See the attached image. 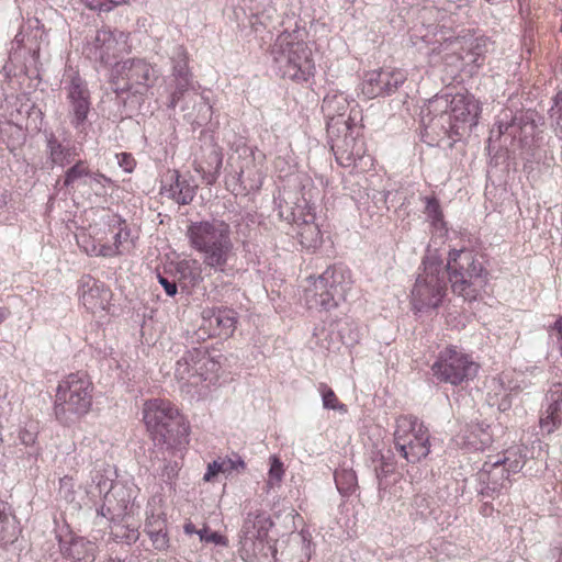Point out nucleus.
I'll return each mask as SVG.
<instances>
[{
  "label": "nucleus",
  "mask_w": 562,
  "mask_h": 562,
  "mask_svg": "<svg viewBox=\"0 0 562 562\" xmlns=\"http://www.w3.org/2000/svg\"><path fill=\"white\" fill-rule=\"evenodd\" d=\"M195 352V348L188 350L176 363L175 375L180 381H186L191 385H195V370L193 369V361L190 360L191 356Z\"/></svg>",
  "instance_id": "72a5a7b5"
},
{
  "label": "nucleus",
  "mask_w": 562,
  "mask_h": 562,
  "mask_svg": "<svg viewBox=\"0 0 562 562\" xmlns=\"http://www.w3.org/2000/svg\"><path fill=\"white\" fill-rule=\"evenodd\" d=\"M90 172L91 170L85 160H75V164L65 172L64 186L67 188L72 187L79 180H82V183H85Z\"/></svg>",
  "instance_id": "f704fd0d"
},
{
  "label": "nucleus",
  "mask_w": 562,
  "mask_h": 562,
  "mask_svg": "<svg viewBox=\"0 0 562 562\" xmlns=\"http://www.w3.org/2000/svg\"><path fill=\"white\" fill-rule=\"evenodd\" d=\"M93 385L86 372H75L58 384L54 413L58 422L69 425L89 413L92 406Z\"/></svg>",
  "instance_id": "20e7f679"
},
{
  "label": "nucleus",
  "mask_w": 562,
  "mask_h": 562,
  "mask_svg": "<svg viewBox=\"0 0 562 562\" xmlns=\"http://www.w3.org/2000/svg\"><path fill=\"white\" fill-rule=\"evenodd\" d=\"M190 360L193 361V369L195 370V381H192L195 385L202 381L212 382L217 379L221 363L206 350L195 348V352H193Z\"/></svg>",
  "instance_id": "393cba45"
},
{
  "label": "nucleus",
  "mask_w": 562,
  "mask_h": 562,
  "mask_svg": "<svg viewBox=\"0 0 562 562\" xmlns=\"http://www.w3.org/2000/svg\"><path fill=\"white\" fill-rule=\"evenodd\" d=\"M300 244L307 249L316 248L322 240L321 229L314 222V215L307 214L302 223H297Z\"/></svg>",
  "instance_id": "c85d7f7f"
},
{
  "label": "nucleus",
  "mask_w": 562,
  "mask_h": 562,
  "mask_svg": "<svg viewBox=\"0 0 562 562\" xmlns=\"http://www.w3.org/2000/svg\"><path fill=\"white\" fill-rule=\"evenodd\" d=\"M515 389H520V386H518V385H514V386L512 387V390H515Z\"/></svg>",
  "instance_id": "69168bd1"
},
{
  "label": "nucleus",
  "mask_w": 562,
  "mask_h": 562,
  "mask_svg": "<svg viewBox=\"0 0 562 562\" xmlns=\"http://www.w3.org/2000/svg\"><path fill=\"white\" fill-rule=\"evenodd\" d=\"M307 281L308 285L304 291L307 306L329 311L346 299V293L351 284V276L344 266L334 265L317 278H308Z\"/></svg>",
  "instance_id": "39448f33"
},
{
  "label": "nucleus",
  "mask_w": 562,
  "mask_h": 562,
  "mask_svg": "<svg viewBox=\"0 0 562 562\" xmlns=\"http://www.w3.org/2000/svg\"><path fill=\"white\" fill-rule=\"evenodd\" d=\"M447 280L443 261L436 255L426 256L412 290L414 308L419 312L437 308L446 295Z\"/></svg>",
  "instance_id": "0eeeda50"
},
{
  "label": "nucleus",
  "mask_w": 562,
  "mask_h": 562,
  "mask_svg": "<svg viewBox=\"0 0 562 562\" xmlns=\"http://www.w3.org/2000/svg\"><path fill=\"white\" fill-rule=\"evenodd\" d=\"M79 282V293L83 306L92 313L104 311L111 299V291L91 276H83Z\"/></svg>",
  "instance_id": "a211bd4d"
},
{
  "label": "nucleus",
  "mask_w": 562,
  "mask_h": 562,
  "mask_svg": "<svg viewBox=\"0 0 562 562\" xmlns=\"http://www.w3.org/2000/svg\"><path fill=\"white\" fill-rule=\"evenodd\" d=\"M358 111L355 108L350 109L349 115L346 121H342L340 133L335 132L334 135H328L331 142V150L334 151L337 162L342 167H350L361 159L366 153L364 142L357 138L350 132L351 122L357 119Z\"/></svg>",
  "instance_id": "4468645a"
},
{
  "label": "nucleus",
  "mask_w": 562,
  "mask_h": 562,
  "mask_svg": "<svg viewBox=\"0 0 562 562\" xmlns=\"http://www.w3.org/2000/svg\"><path fill=\"white\" fill-rule=\"evenodd\" d=\"M334 477L337 490L344 496L352 494L358 486L357 475L351 469H337Z\"/></svg>",
  "instance_id": "2f4dec72"
},
{
  "label": "nucleus",
  "mask_w": 562,
  "mask_h": 562,
  "mask_svg": "<svg viewBox=\"0 0 562 562\" xmlns=\"http://www.w3.org/2000/svg\"><path fill=\"white\" fill-rule=\"evenodd\" d=\"M218 473H223V465L221 464L220 458L209 463L207 471L205 472L203 480L210 482Z\"/></svg>",
  "instance_id": "864d4df0"
},
{
  "label": "nucleus",
  "mask_w": 562,
  "mask_h": 562,
  "mask_svg": "<svg viewBox=\"0 0 562 562\" xmlns=\"http://www.w3.org/2000/svg\"><path fill=\"white\" fill-rule=\"evenodd\" d=\"M22 41H23V40L20 37V35H16V36H15V42H16V43H21Z\"/></svg>",
  "instance_id": "e2e57ef3"
},
{
  "label": "nucleus",
  "mask_w": 562,
  "mask_h": 562,
  "mask_svg": "<svg viewBox=\"0 0 562 562\" xmlns=\"http://www.w3.org/2000/svg\"><path fill=\"white\" fill-rule=\"evenodd\" d=\"M37 437V425L30 423L19 434L21 443L25 446H32L35 443Z\"/></svg>",
  "instance_id": "49530a36"
},
{
  "label": "nucleus",
  "mask_w": 562,
  "mask_h": 562,
  "mask_svg": "<svg viewBox=\"0 0 562 562\" xmlns=\"http://www.w3.org/2000/svg\"><path fill=\"white\" fill-rule=\"evenodd\" d=\"M47 160L52 166L64 168L70 165L79 156L78 149L75 145L63 144L53 134L49 135L46 143Z\"/></svg>",
  "instance_id": "a878e982"
},
{
  "label": "nucleus",
  "mask_w": 562,
  "mask_h": 562,
  "mask_svg": "<svg viewBox=\"0 0 562 562\" xmlns=\"http://www.w3.org/2000/svg\"><path fill=\"white\" fill-rule=\"evenodd\" d=\"M161 459L158 456H156L158 461L156 462L153 460L151 467L155 471H160V475L164 479H166V481L172 480L178 474L180 464L178 463V461H167V456L165 451H161Z\"/></svg>",
  "instance_id": "4c0bfd02"
},
{
  "label": "nucleus",
  "mask_w": 562,
  "mask_h": 562,
  "mask_svg": "<svg viewBox=\"0 0 562 562\" xmlns=\"http://www.w3.org/2000/svg\"><path fill=\"white\" fill-rule=\"evenodd\" d=\"M162 529H166V520L161 518L160 515L151 513L147 516L144 529L146 535L150 533V531H158Z\"/></svg>",
  "instance_id": "09e8293b"
},
{
  "label": "nucleus",
  "mask_w": 562,
  "mask_h": 562,
  "mask_svg": "<svg viewBox=\"0 0 562 562\" xmlns=\"http://www.w3.org/2000/svg\"><path fill=\"white\" fill-rule=\"evenodd\" d=\"M104 498H105L104 504L100 507V509H98L99 515H101L102 517H105V518L113 519L114 516H120L121 514L125 513L127 505H124L119 513H114V510H112V508L108 505L109 503H111V499H110V496L108 493Z\"/></svg>",
  "instance_id": "603ef678"
},
{
  "label": "nucleus",
  "mask_w": 562,
  "mask_h": 562,
  "mask_svg": "<svg viewBox=\"0 0 562 562\" xmlns=\"http://www.w3.org/2000/svg\"><path fill=\"white\" fill-rule=\"evenodd\" d=\"M240 9L254 32H271L280 24V15L273 0H240Z\"/></svg>",
  "instance_id": "dca6fc26"
},
{
  "label": "nucleus",
  "mask_w": 562,
  "mask_h": 562,
  "mask_svg": "<svg viewBox=\"0 0 562 562\" xmlns=\"http://www.w3.org/2000/svg\"><path fill=\"white\" fill-rule=\"evenodd\" d=\"M394 445L408 462H418L430 451L428 429L414 416H400L396 419Z\"/></svg>",
  "instance_id": "9b49d317"
},
{
  "label": "nucleus",
  "mask_w": 562,
  "mask_h": 562,
  "mask_svg": "<svg viewBox=\"0 0 562 562\" xmlns=\"http://www.w3.org/2000/svg\"><path fill=\"white\" fill-rule=\"evenodd\" d=\"M271 56L282 77L307 81L314 74L312 50L303 41H294L292 34L281 33L271 49Z\"/></svg>",
  "instance_id": "423d86ee"
},
{
  "label": "nucleus",
  "mask_w": 562,
  "mask_h": 562,
  "mask_svg": "<svg viewBox=\"0 0 562 562\" xmlns=\"http://www.w3.org/2000/svg\"><path fill=\"white\" fill-rule=\"evenodd\" d=\"M273 558H274V561L276 562H279L278 558H277V550H273Z\"/></svg>",
  "instance_id": "0e129e2a"
},
{
  "label": "nucleus",
  "mask_w": 562,
  "mask_h": 562,
  "mask_svg": "<svg viewBox=\"0 0 562 562\" xmlns=\"http://www.w3.org/2000/svg\"><path fill=\"white\" fill-rule=\"evenodd\" d=\"M480 114L477 101L472 95L456 94L450 102V121L452 127L459 124L476 125Z\"/></svg>",
  "instance_id": "4be33fe9"
},
{
  "label": "nucleus",
  "mask_w": 562,
  "mask_h": 562,
  "mask_svg": "<svg viewBox=\"0 0 562 562\" xmlns=\"http://www.w3.org/2000/svg\"><path fill=\"white\" fill-rule=\"evenodd\" d=\"M301 544L303 543L306 548V550L308 551V547L307 544L305 543V540L304 539H301L300 541H291L288 546V549L286 551L284 552H281V557H285L286 560H289V562H297L299 558H300V552H291L290 551V547L292 544Z\"/></svg>",
  "instance_id": "6e6d98bb"
},
{
  "label": "nucleus",
  "mask_w": 562,
  "mask_h": 562,
  "mask_svg": "<svg viewBox=\"0 0 562 562\" xmlns=\"http://www.w3.org/2000/svg\"><path fill=\"white\" fill-rule=\"evenodd\" d=\"M550 115L554 120V130L558 136H562V90L553 98Z\"/></svg>",
  "instance_id": "a19ab883"
},
{
  "label": "nucleus",
  "mask_w": 562,
  "mask_h": 562,
  "mask_svg": "<svg viewBox=\"0 0 562 562\" xmlns=\"http://www.w3.org/2000/svg\"><path fill=\"white\" fill-rule=\"evenodd\" d=\"M498 135H509L513 138L527 136L535 128L532 120L524 113L513 114L512 111H504L497 121Z\"/></svg>",
  "instance_id": "b1692460"
},
{
  "label": "nucleus",
  "mask_w": 562,
  "mask_h": 562,
  "mask_svg": "<svg viewBox=\"0 0 562 562\" xmlns=\"http://www.w3.org/2000/svg\"><path fill=\"white\" fill-rule=\"evenodd\" d=\"M158 281L169 296H175L177 294L178 288L175 280H169L168 278L158 274Z\"/></svg>",
  "instance_id": "5fc2aeb1"
},
{
  "label": "nucleus",
  "mask_w": 562,
  "mask_h": 562,
  "mask_svg": "<svg viewBox=\"0 0 562 562\" xmlns=\"http://www.w3.org/2000/svg\"><path fill=\"white\" fill-rule=\"evenodd\" d=\"M349 108L350 102L344 92H331L324 98L322 111L327 119L328 135L340 133L341 123L347 120L345 115Z\"/></svg>",
  "instance_id": "412c9836"
},
{
  "label": "nucleus",
  "mask_w": 562,
  "mask_h": 562,
  "mask_svg": "<svg viewBox=\"0 0 562 562\" xmlns=\"http://www.w3.org/2000/svg\"><path fill=\"white\" fill-rule=\"evenodd\" d=\"M157 78L158 72L150 63L143 58H128L115 64L112 86L116 94H145Z\"/></svg>",
  "instance_id": "6e6552de"
},
{
  "label": "nucleus",
  "mask_w": 562,
  "mask_h": 562,
  "mask_svg": "<svg viewBox=\"0 0 562 562\" xmlns=\"http://www.w3.org/2000/svg\"><path fill=\"white\" fill-rule=\"evenodd\" d=\"M443 267L452 292L465 301L476 300L487 284L483 257L472 250H450Z\"/></svg>",
  "instance_id": "7ed1b4c3"
},
{
  "label": "nucleus",
  "mask_w": 562,
  "mask_h": 562,
  "mask_svg": "<svg viewBox=\"0 0 562 562\" xmlns=\"http://www.w3.org/2000/svg\"><path fill=\"white\" fill-rule=\"evenodd\" d=\"M284 474L283 463L276 456L270 458V470L268 484L273 486L282 481Z\"/></svg>",
  "instance_id": "37998d69"
},
{
  "label": "nucleus",
  "mask_w": 562,
  "mask_h": 562,
  "mask_svg": "<svg viewBox=\"0 0 562 562\" xmlns=\"http://www.w3.org/2000/svg\"><path fill=\"white\" fill-rule=\"evenodd\" d=\"M119 164L124 171L132 172L135 166V160L130 154H122Z\"/></svg>",
  "instance_id": "4d7b16f0"
},
{
  "label": "nucleus",
  "mask_w": 562,
  "mask_h": 562,
  "mask_svg": "<svg viewBox=\"0 0 562 562\" xmlns=\"http://www.w3.org/2000/svg\"><path fill=\"white\" fill-rule=\"evenodd\" d=\"M526 457L519 447H510L503 456L488 457L483 463L479 479L486 491L499 492L510 486L509 475L518 473L525 465Z\"/></svg>",
  "instance_id": "9d476101"
},
{
  "label": "nucleus",
  "mask_w": 562,
  "mask_h": 562,
  "mask_svg": "<svg viewBox=\"0 0 562 562\" xmlns=\"http://www.w3.org/2000/svg\"><path fill=\"white\" fill-rule=\"evenodd\" d=\"M160 193L179 205H187L193 201L196 186L182 177L178 170H169L165 176Z\"/></svg>",
  "instance_id": "6ab92c4d"
},
{
  "label": "nucleus",
  "mask_w": 562,
  "mask_h": 562,
  "mask_svg": "<svg viewBox=\"0 0 562 562\" xmlns=\"http://www.w3.org/2000/svg\"><path fill=\"white\" fill-rule=\"evenodd\" d=\"M15 518L10 506L0 502V543L11 542L15 538Z\"/></svg>",
  "instance_id": "c756f323"
},
{
  "label": "nucleus",
  "mask_w": 562,
  "mask_h": 562,
  "mask_svg": "<svg viewBox=\"0 0 562 562\" xmlns=\"http://www.w3.org/2000/svg\"><path fill=\"white\" fill-rule=\"evenodd\" d=\"M147 536L150 538L156 550L162 551L169 547V538L166 529L150 531Z\"/></svg>",
  "instance_id": "de8ad7c7"
},
{
  "label": "nucleus",
  "mask_w": 562,
  "mask_h": 562,
  "mask_svg": "<svg viewBox=\"0 0 562 562\" xmlns=\"http://www.w3.org/2000/svg\"><path fill=\"white\" fill-rule=\"evenodd\" d=\"M172 91L169 99V108L175 109L183 99L186 93L193 89V75L172 77L171 78Z\"/></svg>",
  "instance_id": "7c9ffc66"
},
{
  "label": "nucleus",
  "mask_w": 562,
  "mask_h": 562,
  "mask_svg": "<svg viewBox=\"0 0 562 562\" xmlns=\"http://www.w3.org/2000/svg\"><path fill=\"white\" fill-rule=\"evenodd\" d=\"M425 213L437 229L445 228L443 215L436 198H426Z\"/></svg>",
  "instance_id": "58836bf2"
},
{
  "label": "nucleus",
  "mask_w": 562,
  "mask_h": 562,
  "mask_svg": "<svg viewBox=\"0 0 562 562\" xmlns=\"http://www.w3.org/2000/svg\"><path fill=\"white\" fill-rule=\"evenodd\" d=\"M272 522L269 516L260 510L256 509L249 512L244 520L243 531L249 538H261L267 535Z\"/></svg>",
  "instance_id": "cd10ccee"
},
{
  "label": "nucleus",
  "mask_w": 562,
  "mask_h": 562,
  "mask_svg": "<svg viewBox=\"0 0 562 562\" xmlns=\"http://www.w3.org/2000/svg\"><path fill=\"white\" fill-rule=\"evenodd\" d=\"M378 462L379 463L374 465V472L379 485H381L382 479L386 477L393 471V464L386 461L383 456H380Z\"/></svg>",
  "instance_id": "3c124183"
},
{
  "label": "nucleus",
  "mask_w": 562,
  "mask_h": 562,
  "mask_svg": "<svg viewBox=\"0 0 562 562\" xmlns=\"http://www.w3.org/2000/svg\"><path fill=\"white\" fill-rule=\"evenodd\" d=\"M128 236H130L128 232H124L123 229H120L117 233H115L114 244H115L116 249L123 243V240H127Z\"/></svg>",
  "instance_id": "13d9d810"
},
{
  "label": "nucleus",
  "mask_w": 562,
  "mask_h": 562,
  "mask_svg": "<svg viewBox=\"0 0 562 562\" xmlns=\"http://www.w3.org/2000/svg\"><path fill=\"white\" fill-rule=\"evenodd\" d=\"M562 422V381L553 382L544 398V413L541 427L551 432Z\"/></svg>",
  "instance_id": "5701e85b"
},
{
  "label": "nucleus",
  "mask_w": 562,
  "mask_h": 562,
  "mask_svg": "<svg viewBox=\"0 0 562 562\" xmlns=\"http://www.w3.org/2000/svg\"><path fill=\"white\" fill-rule=\"evenodd\" d=\"M64 91L66 93L68 117L78 133H86L87 120L91 110V95L88 85L77 72L65 75Z\"/></svg>",
  "instance_id": "f8f14e48"
},
{
  "label": "nucleus",
  "mask_w": 562,
  "mask_h": 562,
  "mask_svg": "<svg viewBox=\"0 0 562 562\" xmlns=\"http://www.w3.org/2000/svg\"><path fill=\"white\" fill-rule=\"evenodd\" d=\"M183 528L187 535H193L196 533V531H199L198 529H195V526L192 522L186 524Z\"/></svg>",
  "instance_id": "bf43d9fd"
},
{
  "label": "nucleus",
  "mask_w": 562,
  "mask_h": 562,
  "mask_svg": "<svg viewBox=\"0 0 562 562\" xmlns=\"http://www.w3.org/2000/svg\"><path fill=\"white\" fill-rule=\"evenodd\" d=\"M127 35L109 27L98 30L94 36L87 41L83 54L93 63L110 65L120 54L125 52Z\"/></svg>",
  "instance_id": "ddd939ff"
},
{
  "label": "nucleus",
  "mask_w": 562,
  "mask_h": 562,
  "mask_svg": "<svg viewBox=\"0 0 562 562\" xmlns=\"http://www.w3.org/2000/svg\"><path fill=\"white\" fill-rule=\"evenodd\" d=\"M178 272L180 274L179 281L182 286H194L201 281L200 272L188 262L179 263Z\"/></svg>",
  "instance_id": "ea45409f"
},
{
  "label": "nucleus",
  "mask_w": 562,
  "mask_h": 562,
  "mask_svg": "<svg viewBox=\"0 0 562 562\" xmlns=\"http://www.w3.org/2000/svg\"><path fill=\"white\" fill-rule=\"evenodd\" d=\"M406 74L402 69H379L366 74L361 92L368 99L394 93L405 81Z\"/></svg>",
  "instance_id": "2eb2a0df"
},
{
  "label": "nucleus",
  "mask_w": 562,
  "mask_h": 562,
  "mask_svg": "<svg viewBox=\"0 0 562 562\" xmlns=\"http://www.w3.org/2000/svg\"><path fill=\"white\" fill-rule=\"evenodd\" d=\"M170 60L172 65L171 78L192 75L189 68V54L182 45H177L173 48Z\"/></svg>",
  "instance_id": "473e14b6"
},
{
  "label": "nucleus",
  "mask_w": 562,
  "mask_h": 562,
  "mask_svg": "<svg viewBox=\"0 0 562 562\" xmlns=\"http://www.w3.org/2000/svg\"><path fill=\"white\" fill-rule=\"evenodd\" d=\"M223 164V154L217 146H212L203 162H200L195 170L202 173L206 184L212 186L216 182Z\"/></svg>",
  "instance_id": "bb28decb"
},
{
  "label": "nucleus",
  "mask_w": 562,
  "mask_h": 562,
  "mask_svg": "<svg viewBox=\"0 0 562 562\" xmlns=\"http://www.w3.org/2000/svg\"><path fill=\"white\" fill-rule=\"evenodd\" d=\"M82 2L91 10L108 12L116 5L127 3L128 0H82Z\"/></svg>",
  "instance_id": "c03bdc74"
},
{
  "label": "nucleus",
  "mask_w": 562,
  "mask_h": 562,
  "mask_svg": "<svg viewBox=\"0 0 562 562\" xmlns=\"http://www.w3.org/2000/svg\"><path fill=\"white\" fill-rule=\"evenodd\" d=\"M111 183L112 180L100 171H91L83 184L88 186L95 195L105 196L108 194V186Z\"/></svg>",
  "instance_id": "e433bc0d"
},
{
  "label": "nucleus",
  "mask_w": 562,
  "mask_h": 562,
  "mask_svg": "<svg viewBox=\"0 0 562 562\" xmlns=\"http://www.w3.org/2000/svg\"><path fill=\"white\" fill-rule=\"evenodd\" d=\"M98 487H99L100 493H101L103 488H110L111 487V483L109 484L106 480H100L98 482Z\"/></svg>",
  "instance_id": "680f3d73"
},
{
  "label": "nucleus",
  "mask_w": 562,
  "mask_h": 562,
  "mask_svg": "<svg viewBox=\"0 0 562 562\" xmlns=\"http://www.w3.org/2000/svg\"><path fill=\"white\" fill-rule=\"evenodd\" d=\"M220 461L223 465V473L231 474L234 471L239 472L240 470L245 469V462L237 454H233V457L220 458Z\"/></svg>",
  "instance_id": "a18cd8bd"
},
{
  "label": "nucleus",
  "mask_w": 562,
  "mask_h": 562,
  "mask_svg": "<svg viewBox=\"0 0 562 562\" xmlns=\"http://www.w3.org/2000/svg\"><path fill=\"white\" fill-rule=\"evenodd\" d=\"M562 138V136H560Z\"/></svg>",
  "instance_id": "338daca9"
},
{
  "label": "nucleus",
  "mask_w": 562,
  "mask_h": 562,
  "mask_svg": "<svg viewBox=\"0 0 562 562\" xmlns=\"http://www.w3.org/2000/svg\"><path fill=\"white\" fill-rule=\"evenodd\" d=\"M237 324V313L231 308H205L202 312L201 327L209 330V336L231 337Z\"/></svg>",
  "instance_id": "f3484780"
},
{
  "label": "nucleus",
  "mask_w": 562,
  "mask_h": 562,
  "mask_svg": "<svg viewBox=\"0 0 562 562\" xmlns=\"http://www.w3.org/2000/svg\"><path fill=\"white\" fill-rule=\"evenodd\" d=\"M201 541L206 543L225 544V538L215 531H210L207 527H204L196 531Z\"/></svg>",
  "instance_id": "8fccbe9b"
},
{
  "label": "nucleus",
  "mask_w": 562,
  "mask_h": 562,
  "mask_svg": "<svg viewBox=\"0 0 562 562\" xmlns=\"http://www.w3.org/2000/svg\"><path fill=\"white\" fill-rule=\"evenodd\" d=\"M318 391L322 394L323 406L328 409L344 408V405H338L335 392L325 383H321Z\"/></svg>",
  "instance_id": "79ce46f5"
},
{
  "label": "nucleus",
  "mask_w": 562,
  "mask_h": 562,
  "mask_svg": "<svg viewBox=\"0 0 562 562\" xmlns=\"http://www.w3.org/2000/svg\"><path fill=\"white\" fill-rule=\"evenodd\" d=\"M231 226L224 221H200L188 226L190 245L202 254L203 265L214 272L232 276L236 254Z\"/></svg>",
  "instance_id": "f257e3e1"
},
{
  "label": "nucleus",
  "mask_w": 562,
  "mask_h": 562,
  "mask_svg": "<svg viewBox=\"0 0 562 562\" xmlns=\"http://www.w3.org/2000/svg\"><path fill=\"white\" fill-rule=\"evenodd\" d=\"M431 371L439 382L458 386L476 376L479 364L470 355L450 346L439 352Z\"/></svg>",
  "instance_id": "1a4fd4ad"
},
{
  "label": "nucleus",
  "mask_w": 562,
  "mask_h": 562,
  "mask_svg": "<svg viewBox=\"0 0 562 562\" xmlns=\"http://www.w3.org/2000/svg\"><path fill=\"white\" fill-rule=\"evenodd\" d=\"M10 312L4 308V307H0V324H2L9 316Z\"/></svg>",
  "instance_id": "052dcab7"
},
{
  "label": "nucleus",
  "mask_w": 562,
  "mask_h": 562,
  "mask_svg": "<svg viewBox=\"0 0 562 562\" xmlns=\"http://www.w3.org/2000/svg\"><path fill=\"white\" fill-rule=\"evenodd\" d=\"M58 494L61 499L71 505L72 509H79L81 507L80 503L77 501L75 481L71 476L65 475L59 480Z\"/></svg>",
  "instance_id": "c9c22d12"
},
{
  "label": "nucleus",
  "mask_w": 562,
  "mask_h": 562,
  "mask_svg": "<svg viewBox=\"0 0 562 562\" xmlns=\"http://www.w3.org/2000/svg\"><path fill=\"white\" fill-rule=\"evenodd\" d=\"M59 549L63 558L69 562H93L98 548L83 537L68 535L59 538Z\"/></svg>",
  "instance_id": "aec40b11"
},
{
  "label": "nucleus",
  "mask_w": 562,
  "mask_h": 562,
  "mask_svg": "<svg viewBox=\"0 0 562 562\" xmlns=\"http://www.w3.org/2000/svg\"><path fill=\"white\" fill-rule=\"evenodd\" d=\"M143 415L155 445L166 447L168 456L189 442V425L171 402L162 398L147 401Z\"/></svg>",
  "instance_id": "f03ea898"
}]
</instances>
